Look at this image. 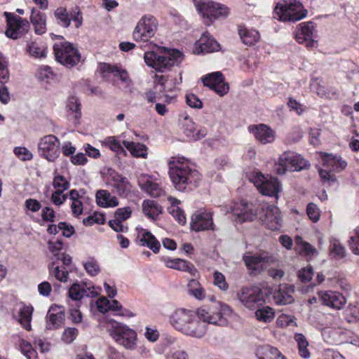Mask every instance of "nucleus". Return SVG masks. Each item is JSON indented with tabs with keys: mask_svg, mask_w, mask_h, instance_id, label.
Segmentation results:
<instances>
[{
	"mask_svg": "<svg viewBox=\"0 0 359 359\" xmlns=\"http://www.w3.org/2000/svg\"><path fill=\"white\" fill-rule=\"evenodd\" d=\"M168 165L169 176L177 190L188 191L198 187L201 174L184 158L172 157Z\"/></svg>",
	"mask_w": 359,
	"mask_h": 359,
	"instance_id": "nucleus-1",
	"label": "nucleus"
},
{
	"mask_svg": "<svg viewBox=\"0 0 359 359\" xmlns=\"http://www.w3.org/2000/svg\"><path fill=\"white\" fill-rule=\"evenodd\" d=\"M144 59L148 66L163 72L170 70L174 66H178L183 60V55L177 50L164 48L146 52Z\"/></svg>",
	"mask_w": 359,
	"mask_h": 359,
	"instance_id": "nucleus-2",
	"label": "nucleus"
},
{
	"mask_svg": "<svg viewBox=\"0 0 359 359\" xmlns=\"http://www.w3.org/2000/svg\"><path fill=\"white\" fill-rule=\"evenodd\" d=\"M197 315L205 323L226 326L228 318L232 315L230 306L221 302H216L208 306L197 309Z\"/></svg>",
	"mask_w": 359,
	"mask_h": 359,
	"instance_id": "nucleus-3",
	"label": "nucleus"
},
{
	"mask_svg": "<svg viewBox=\"0 0 359 359\" xmlns=\"http://www.w3.org/2000/svg\"><path fill=\"white\" fill-rule=\"evenodd\" d=\"M194 3L203 23L207 26L211 25L219 18H226L230 14V8L219 3L205 0H194Z\"/></svg>",
	"mask_w": 359,
	"mask_h": 359,
	"instance_id": "nucleus-4",
	"label": "nucleus"
},
{
	"mask_svg": "<svg viewBox=\"0 0 359 359\" xmlns=\"http://www.w3.org/2000/svg\"><path fill=\"white\" fill-rule=\"evenodd\" d=\"M106 327L116 343L127 349L135 348L137 337L135 330L114 320H108Z\"/></svg>",
	"mask_w": 359,
	"mask_h": 359,
	"instance_id": "nucleus-5",
	"label": "nucleus"
},
{
	"mask_svg": "<svg viewBox=\"0 0 359 359\" xmlns=\"http://www.w3.org/2000/svg\"><path fill=\"white\" fill-rule=\"evenodd\" d=\"M306 15L307 11L296 0L277 4L273 11L274 18L283 22H296L303 19Z\"/></svg>",
	"mask_w": 359,
	"mask_h": 359,
	"instance_id": "nucleus-6",
	"label": "nucleus"
},
{
	"mask_svg": "<svg viewBox=\"0 0 359 359\" xmlns=\"http://www.w3.org/2000/svg\"><path fill=\"white\" fill-rule=\"evenodd\" d=\"M309 166L310 163L301 155L287 151L280 156L278 162L275 165V171L278 175H283L287 171H300L309 168Z\"/></svg>",
	"mask_w": 359,
	"mask_h": 359,
	"instance_id": "nucleus-7",
	"label": "nucleus"
},
{
	"mask_svg": "<svg viewBox=\"0 0 359 359\" xmlns=\"http://www.w3.org/2000/svg\"><path fill=\"white\" fill-rule=\"evenodd\" d=\"M56 60L67 67H72L81 61V54L73 43L68 41L58 42L53 46Z\"/></svg>",
	"mask_w": 359,
	"mask_h": 359,
	"instance_id": "nucleus-8",
	"label": "nucleus"
},
{
	"mask_svg": "<svg viewBox=\"0 0 359 359\" xmlns=\"http://www.w3.org/2000/svg\"><path fill=\"white\" fill-rule=\"evenodd\" d=\"M106 184L113 188V191L121 198H128L133 194V187L129 180L117 171L109 168L103 173Z\"/></svg>",
	"mask_w": 359,
	"mask_h": 359,
	"instance_id": "nucleus-9",
	"label": "nucleus"
},
{
	"mask_svg": "<svg viewBox=\"0 0 359 359\" xmlns=\"http://www.w3.org/2000/svg\"><path fill=\"white\" fill-rule=\"evenodd\" d=\"M38 151L41 157L54 162L60 154V141L53 135H45L39 141Z\"/></svg>",
	"mask_w": 359,
	"mask_h": 359,
	"instance_id": "nucleus-10",
	"label": "nucleus"
},
{
	"mask_svg": "<svg viewBox=\"0 0 359 359\" xmlns=\"http://www.w3.org/2000/svg\"><path fill=\"white\" fill-rule=\"evenodd\" d=\"M4 15L7 22V29L5 32L6 36L17 39L28 32L29 23L26 19L8 12H4Z\"/></svg>",
	"mask_w": 359,
	"mask_h": 359,
	"instance_id": "nucleus-11",
	"label": "nucleus"
},
{
	"mask_svg": "<svg viewBox=\"0 0 359 359\" xmlns=\"http://www.w3.org/2000/svg\"><path fill=\"white\" fill-rule=\"evenodd\" d=\"M100 73L102 78L108 81L111 77H117L120 81V87L130 90L132 80L127 71L121 65L104 63L100 66Z\"/></svg>",
	"mask_w": 359,
	"mask_h": 359,
	"instance_id": "nucleus-12",
	"label": "nucleus"
},
{
	"mask_svg": "<svg viewBox=\"0 0 359 359\" xmlns=\"http://www.w3.org/2000/svg\"><path fill=\"white\" fill-rule=\"evenodd\" d=\"M100 73L102 78L108 81L111 77H117L120 81V87L130 90L132 80L127 71L121 65L104 63L100 66Z\"/></svg>",
	"mask_w": 359,
	"mask_h": 359,
	"instance_id": "nucleus-13",
	"label": "nucleus"
},
{
	"mask_svg": "<svg viewBox=\"0 0 359 359\" xmlns=\"http://www.w3.org/2000/svg\"><path fill=\"white\" fill-rule=\"evenodd\" d=\"M251 180L262 194L278 198L280 185L276 177L264 176L261 172H256L252 175Z\"/></svg>",
	"mask_w": 359,
	"mask_h": 359,
	"instance_id": "nucleus-14",
	"label": "nucleus"
},
{
	"mask_svg": "<svg viewBox=\"0 0 359 359\" xmlns=\"http://www.w3.org/2000/svg\"><path fill=\"white\" fill-rule=\"evenodd\" d=\"M157 25V21L153 16L142 17L134 29L133 39L136 41H148L155 34Z\"/></svg>",
	"mask_w": 359,
	"mask_h": 359,
	"instance_id": "nucleus-15",
	"label": "nucleus"
},
{
	"mask_svg": "<svg viewBox=\"0 0 359 359\" xmlns=\"http://www.w3.org/2000/svg\"><path fill=\"white\" fill-rule=\"evenodd\" d=\"M259 217L262 224L272 231L279 230L282 226L280 212L275 205H263Z\"/></svg>",
	"mask_w": 359,
	"mask_h": 359,
	"instance_id": "nucleus-16",
	"label": "nucleus"
},
{
	"mask_svg": "<svg viewBox=\"0 0 359 359\" xmlns=\"http://www.w3.org/2000/svg\"><path fill=\"white\" fill-rule=\"evenodd\" d=\"M230 212L233 215V220L241 224L252 221L256 215L253 205L244 201L233 203L230 207V211H227Z\"/></svg>",
	"mask_w": 359,
	"mask_h": 359,
	"instance_id": "nucleus-17",
	"label": "nucleus"
},
{
	"mask_svg": "<svg viewBox=\"0 0 359 359\" xmlns=\"http://www.w3.org/2000/svg\"><path fill=\"white\" fill-rule=\"evenodd\" d=\"M140 188L151 197H160L165 194L162 185L153 176L141 174L137 177Z\"/></svg>",
	"mask_w": 359,
	"mask_h": 359,
	"instance_id": "nucleus-18",
	"label": "nucleus"
},
{
	"mask_svg": "<svg viewBox=\"0 0 359 359\" xmlns=\"http://www.w3.org/2000/svg\"><path fill=\"white\" fill-rule=\"evenodd\" d=\"M204 86L213 90L219 96H224L229 90V86L224 81L223 74L220 72H212L202 78Z\"/></svg>",
	"mask_w": 359,
	"mask_h": 359,
	"instance_id": "nucleus-19",
	"label": "nucleus"
},
{
	"mask_svg": "<svg viewBox=\"0 0 359 359\" xmlns=\"http://www.w3.org/2000/svg\"><path fill=\"white\" fill-rule=\"evenodd\" d=\"M194 313V311L191 310L179 309L170 316L169 320L175 330L184 334L190 320H192Z\"/></svg>",
	"mask_w": 359,
	"mask_h": 359,
	"instance_id": "nucleus-20",
	"label": "nucleus"
},
{
	"mask_svg": "<svg viewBox=\"0 0 359 359\" xmlns=\"http://www.w3.org/2000/svg\"><path fill=\"white\" fill-rule=\"evenodd\" d=\"M313 22H302L298 25L294 36L299 43L309 48H313L316 45V41L313 39Z\"/></svg>",
	"mask_w": 359,
	"mask_h": 359,
	"instance_id": "nucleus-21",
	"label": "nucleus"
},
{
	"mask_svg": "<svg viewBox=\"0 0 359 359\" xmlns=\"http://www.w3.org/2000/svg\"><path fill=\"white\" fill-rule=\"evenodd\" d=\"M191 227L195 231L214 230L212 215L210 212L198 210L191 217Z\"/></svg>",
	"mask_w": 359,
	"mask_h": 359,
	"instance_id": "nucleus-22",
	"label": "nucleus"
},
{
	"mask_svg": "<svg viewBox=\"0 0 359 359\" xmlns=\"http://www.w3.org/2000/svg\"><path fill=\"white\" fill-rule=\"evenodd\" d=\"M241 302L249 309L255 308L256 304H261L264 295L259 287L243 288L238 294Z\"/></svg>",
	"mask_w": 359,
	"mask_h": 359,
	"instance_id": "nucleus-23",
	"label": "nucleus"
},
{
	"mask_svg": "<svg viewBox=\"0 0 359 359\" xmlns=\"http://www.w3.org/2000/svg\"><path fill=\"white\" fill-rule=\"evenodd\" d=\"M69 297L73 301L76 302V306H79L78 302L84 297H96L98 292L95 290L94 286L88 283H74L69 290Z\"/></svg>",
	"mask_w": 359,
	"mask_h": 359,
	"instance_id": "nucleus-24",
	"label": "nucleus"
},
{
	"mask_svg": "<svg viewBox=\"0 0 359 359\" xmlns=\"http://www.w3.org/2000/svg\"><path fill=\"white\" fill-rule=\"evenodd\" d=\"M243 259L250 273L254 275L260 273L269 262L268 257L264 254L246 255Z\"/></svg>",
	"mask_w": 359,
	"mask_h": 359,
	"instance_id": "nucleus-25",
	"label": "nucleus"
},
{
	"mask_svg": "<svg viewBox=\"0 0 359 359\" xmlns=\"http://www.w3.org/2000/svg\"><path fill=\"white\" fill-rule=\"evenodd\" d=\"M220 48L217 41L208 33L204 32L195 43L194 53H210L219 50Z\"/></svg>",
	"mask_w": 359,
	"mask_h": 359,
	"instance_id": "nucleus-26",
	"label": "nucleus"
},
{
	"mask_svg": "<svg viewBox=\"0 0 359 359\" xmlns=\"http://www.w3.org/2000/svg\"><path fill=\"white\" fill-rule=\"evenodd\" d=\"M132 210L130 207L118 208L114 215V219L109 222V225L116 232H126L128 227L123 222L130 217Z\"/></svg>",
	"mask_w": 359,
	"mask_h": 359,
	"instance_id": "nucleus-27",
	"label": "nucleus"
},
{
	"mask_svg": "<svg viewBox=\"0 0 359 359\" xmlns=\"http://www.w3.org/2000/svg\"><path fill=\"white\" fill-rule=\"evenodd\" d=\"M249 130L261 144L271 143L275 140L274 131L265 124L251 126L249 127Z\"/></svg>",
	"mask_w": 359,
	"mask_h": 359,
	"instance_id": "nucleus-28",
	"label": "nucleus"
},
{
	"mask_svg": "<svg viewBox=\"0 0 359 359\" xmlns=\"http://www.w3.org/2000/svg\"><path fill=\"white\" fill-rule=\"evenodd\" d=\"M319 296L323 304L335 309H341L346 304V298L335 291H321Z\"/></svg>",
	"mask_w": 359,
	"mask_h": 359,
	"instance_id": "nucleus-29",
	"label": "nucleus"
},
{
	"mask_svg": "<svg viewBox=\"0 0 359 359\" xmlns=\"http://www.w3.org/2000/svg\"><path fill=\"white\" fill-rule=\"evenodd\" d=\"M320 156L323 165L332 171L339 172L347 166V163L341 156L326 153H320Z\"/></svg>",
	"mask_w": 359,
	"mask_h": 359,
	"instance_id": "nucleus-30",
	"label": "nucleus"
},
{
	"mask_svg": "<svg viewBox=\"0 0 359 359\" xmlns=\"http://www.w3.org/2000/svg\"><path fill=\"white\" fill-rule=\"evenodd\" d=\"M200 320L197 315V311L194 312L192 320H190L184 334L196 338L203 337L207 330V325L203 320L201 321Z\"/></svg>",
	"mask_w": 359,
	"mask_h": 359,
	"instance_id": "nucleus-31",
	"label": "nucleus"
},
{
	"mask_svg": "<svg viewBox=\"0 0 359 359\" xmlns=\"http://www.w3.org/2000/svg\"><path fill=\"white\" fill-rule=\"evenodd\" d=\"M137 243L142 246H147L154 252L156 253L161 248L160 243L154 235L144 229H137Z\"/></svg>",
	"mask_w": 359,
	"mask_h": 359,
	"instance_id": "nucleus-32",
	"label": "nucleus"
},
{
	"mask_svg": "<svg viewBox=\"0 0 359 359\" xmlns=\"http://www.w3.org/2000/svg\"><path fill=\"white\" fill-rule=\"evenodd\" d=\"M294 287L290 285L282 284L273 293V299L276 304L285 305L293 302Z\"/></svg>",
	"mask_w": 359,
	"mask_h": 359,
	"instance_id": "nucleus-33",
	"label": "nucleus"
},
{
	"mask_svg": "<svg viewBox=\"0 0 359 359\" xmlns=\"http://www.w3.org/2000/svg\"><path fill=\"white\" fill-rule=\"evenodd\" d=\"M184 133L192 140H198L207 135V130L204 128H198L194 121L186 117L182 125Z\"/></svg>",
	"mask_w": 359,
	"mask_h": 359,
	"instance_id": "nucleus-34",
	"label": "nucleus"
},
{
	"mask_svg": "<svg viewBox=\"0 0 359 359\" xmlns=\"http://www.w3.org/2000/svg\"><path fill=\"white\" fill-rule=\"evenodd\" d=\"M95 199L97 204L102 208H114L118 205L119 202L116 196L106 189H100L96 192Z\"/></svg>",
	"mask_w": 359,
	"mask_h": 359,
	"instance_id": "nucleus-35",
	"label": "nucleus"
},
{
	"mask_svg": "<svg viewBox=\"0 0 359 359\" xmlns=\"http://www.w3.org/2000/svg\"><path fill=\"white\" fill-rule=\"evenodd\" d=\"M164 263L168 268L182 271H188L193 276L196 272V269L192 264L180 258H166L164 259Z\"/></svg>",
	"mask_w": 359,
	"mask_h": 359,
	"instance_id": "nucleus-36",
	"label": "nucleus"
},
{
	"mask_svg": "<svg viewBox=\"0 0 359 359\" xmlns=\"http://www.w3.org/2000/svg\"><path fill=\"white\" fill-rule=\"evenodd\" d=\"M30 20L36 34H43L46 32V16L37 9L33 8Z\"/></svg>",
	"mask_w": 359,
	"mask_h": 359,
	"instance_id": "nucleus-37",
	"label": "nucleus"
},
{
	"mask_svg": "<svg viewBox=\"0 0 359 359\" xmlns=\"http://www.w3.org/2000/svg\"><path fill=\"white\" fill-rule=\"evenodd\" d=\"M55 309L51 307L46 316V329L54 330L58 328L63 323L64 313L59 311L55 312Z\"/></svg>",
	"mask_w": 359,
	"mask_h": 359,
	"instance_id": "nucleus-38",
	"label": "nucleus"
},
{
	"mask_svg": "<svg viewBox=\"0 0 359 359\" xmlns=\"http://www.w3.org/2000/svg\"><path fill=\"white\" fill-rule=\"evenodd\" d=\"M162 207L152 200H144L142 202V211L149 218L155 220L162 213Z\"/></svg>",
	"mask_w": 359,
	"mask_h": 359,
	"instance_id": "nucleus-39",
	"label": "nucleus"
},
{
	"mask_svg": "<svg viewBox=\"0 0 359 359\" xmlns=\"http://www.w3.org/2000/svg\"><path fill=\"white\" fill-rule=\"evenodd\" d=\"M238 34L243 43L248 46L255 44L260 39L259 33L257 30L244 27H239Z\"/></svg>",
	"mask_w": 359,
	"mask_h": 359,
	"instance_id": "nucleus-40",
	"label": "nucleus"
},
{
	"mask_svg": "<svg viewBox=\"0 0 359 359\" xmlns=\"http://www.w3.org/2000/svg\"><path fill=\"white\" fill-rule=\"evenodd\" d=\"M168 201L170 203V206L168 207V212L179 222V224H184L186 223V217L183 210L179 207L180 201L172 196L168 198Z\"/></svg>",
	"mask_w": 359,
	"mask_h": 359,
	"instance_id": "nucleus-41",
	"label": "nucleus"
},
{
	"mask_svg": "<svg viewBox=\"0 0 359 359\" xmlns=\"http://www.w3.org/2000/svg\"><path fill=\"white\" fill-rule=\"evenodd\" d=\"M329 253L332 259L340 260L346 257V251L338 239L332 238L330 240Z\"/></svg>",
	"mask_w": 359,
	"mask_h": 359,
	"instance_id": "nucleus-42",
	"label": "nucleus"
},
{
	"mask_svg": "<svg viewBox=\"0 0 359 359\" xmlns=\"http://www.w3.org/2000/svg\"><path fill=\"white\" fill-rule=\"evenodd\" d=\"M257 355L259 359H286L276 348L269 345L262 346Z\"/></svg>",
	"mask_w": 359,
	"mask_h": 359,
	"instance_id": "nucleus-43",
	"label": "nucleus"
},
{
	"mask_svg": "<svg viewBox=\"0 0 359 359\" xmlns=\"http://www.w3.org/2000/svg\"><path fill=\"white\" fill-rule=\"evenodd\" d=\"M123 144L135 157L146 158L147 156V147L143 144L124 140Z\"/></svg>",
	"mask_w": 359,
	"mask_h": 359,
	"instance_id": "nucleus-44",
	"label": "nucleus"
},
{
	"mask_svg": "<svg viewBox=\"0 0 359 359\" xmlns=\"http://www.w3.org/2000/svg\"><path fill=\"white\" fill-rule=\"evenodd\" d=\"M34 309L32 306H24L20 311L19 323L27 330H31V321Z\"/></svg>",
	"mask_w": 359,
	"mask_h": 359,
	"instance_id": "nucleus-45",
	"label": "nucleus"
},
{
	"mask_svg": "<svg viewBox=\"0 0 359 359\" xmlns=\"http://www.w3.org/2000/svg\"><path fill=\"white\" fill-rule=\"evenodd\" d=\"M189 293L198 300H202L205 297V292L200 283L195 279L189 280L187 285Z\"/></svg>",
	"mask_w": 359,
	"mask_h": 359,
	"instance_id": "nucleus-46",
	"label": "nucleus"
},
{
	"mask_svg": "<svg viewBox=\"0 0 359 359\" xmlns=\"http://www.w3.org/2000/svg\"><path fill=\"white\" fill-rule=\"evenodd\" d=\"M295 243L299 253L307 257H311L317 254L316 248L309 243L304 242L299 236L295 238Z\"/></svg>",
	"mask_w": 359,
	"mask_h": 359,
	"instance_id": "nucleus-47",
	"label": "nucleus"
},
{
	"mask_svg": "<svg viewBox=\"0 0 359 359\" xmlns=\"http://www.w3.org/2000/svg\"><path fill=\"white\" fill-rule=\"evenodd\" d=\"M67 108L69 111V116H72L75 121H78L81 117V108L79 99L76 97H69L67 103Z\"/></svg>",
	"mask_w": 359,
	"mask_h": 359,
	"instance_id": "nucleus-48",
	"label": "nucleus"
},
{
	"mask_svg": "<svg viewBox=\"0 0 359 359\" xmlns=\"http://www.w3.org/2000/svg\"><path fill=\"white\" fill-rule=\"evenodd\" d=\"M294 340L297 344L299 353L304 358H309L311 353L308 349L309 342L304 335L300 333L294 334Z\"/></svg>",
	"mask_w": 359,
	"mask_h": 359,
	"instance_id": "nucleus-49",
	"label": "nucleus"
},
{
	"mask_svg": "<svg viewBox=\"0 0 359 359\" xmlns=\"http://www.w3.org/2000/svg\"><path fill=\"white\" fill-rule=\"evenodd\" d=\"M49 273L60 282H67L68 279V271L65 268L60 269L56 263L53 261L48 266Z\"/></svg>",
	"mask_w": 359,
	"mask_h": 359,
	"instance_id": "nucleus-50",
	"label": "nucleus"
},
{
	"mask_svg": "<svg viewBox=\"0 0 359 359\" xmlns=\"http://www.w3.org/2000/svg\"><path fill=\"white\" fill-rule=\"evenodd\" d=\"M273 309L269 306H263L255 311V316L259 321L269 323L274 318Z\"/></svg>",
	"mask_w": 359,
	"mask_h": 359,
	"instance_id": "nucleus-51",
	"label": "nucleus"
},
{
	"mask_svg": "<svg viewBox=\"0 0 359 359\" xmlns=\"http://www.w3.org/2000/svg\"><path fill=\"white\" fill-rule=\"evenodd\" d=\"M55 17L57 20V23L64 27H68L70 25L72 18L67 12L65 8H58L55 11Z\"/></svg>",
	"mask_w": 359,
	"mask_h": 359,
	"instance_id": "nucleus-52",
	"label": "nucleus"
},
{
	"mask_svg": "<svg viewBox=\"0 0 359 359\" xmlns=\"http://www.w3.org/2000/svg\"><path fill=\"white\" fill-rule=\"evenodd\" d=\"M69 182L65 177L55 172L53 180V187L55 189V191H65L69 188Z\"/></svg>",
	"mask_w": 359,
	"mask_h": 359,
	"instance_id": "nucleus-53",
	"label": "nucleus"
},
{
	"mask_svg": "<svg viewBox=\"0 0 359 359\" xmlns=\"http://www.w3.org/2000/svg\"><path fill=\"white\" fill-rule=\"evenodd\" d=\"M27 52L32 57L36 58L43 57L46 55L45 48L40 46L36 42H29L27 45Z\"/></svg>",
	"mask_w": 359,
	"mask_h": 359,
	"instance_id": "nucleus-54",
	"label": "nucleus"
},
{
	"mask_svg": "<svg viewBox=\"0 0 359 359\" xmlns=\"http://www.w3.org/2000/svg\"><path fill=\"white\" fill-rule=\"evenodd\" d=\"M9 76L8 61L0 52V83L2 84L7 83L9 79Z\"/></svg>",
	"mask_w": 359,
	"mask_h": 359,
	"instance_id": "nucleus-55",
	"label": "nucleus"
},
{
	"mask_svg": "<svg viewBox=\"0 0 359 359\" xmlns=\"http://www.w3.org/2000/svg\"><path fill=\"white\" fill-rule=\"evenodd\" d=\"M86 272L91 276L97 275L100 271L98 262L94 258L90 257L83 263Z\"/></svg>",
	"mask_w": 359,
	"mask_h": 359,
	"instance_id": "nucleus-56",
	"label": "nucleus"
},
{
	"mask_svg": "<svg viewBox=\"0 0 359 359\" xmlns=\"http://www.w3.org/2000/svg\"><path fill=\"white\" fill-rule=\"evenodd\" d=\"M20 346L22 353L27 357V359H36L37 353L29 342L22 339L20 343Z\"/></svg>",
	"mask_w": 359,
	"mask_h": 359,
	"instance_id": "nucleus-57",
	"label": "nucleus"
},
{
	"mask_svg": "<svg viewBox=\"0 0 359 359\" xmlns=\"http://www.w3.org/2000/svg\"><path fill=\"white\" fill-rule=\"evenodd\" d=\"M79 330L75 327H66L62 334V341L67 344H72L77 337Z\"/></svg>",
	"mask_w": 359,
	"mask_h": 359,
	"instance_id": "nucleus-58",
	"label": "nucleus"
},
{
	"mask_svg": "<svg viewBox=\"0 0 359 359\" xmlns=\"http://www.w3.org/2000/svg\"><path fill=\"white\" fill-rule=\"evenodd\" d=\"M105 222V217L102 213L95 212L92 215L83 219V224L85 226H90L95 224H103Z\"/></svg>",
	"mask_w": 359,
	"mask_h": 359,
	"instance_id": "nucleus-59",
	"label": "nucleus"
},
{
	"mask_svg": "<svg viewBox=\"0 0 359 359\" xmlns=\"http://www.w3.org/2000/svg\"><path fill=\"white\" fill-rule=\"evenodd\" d=\"M154 83L155 85H160L162 87V91L171 92L172 87L169 86V76L158 75L154 76Z\"/></svg>",
	"mask_w": 359,
	"mask_h": 359,
	"instance_id": "nucleus-60",
	"label": "nucleus"
},
{
	"mask_svg": "<svg viewBox=\"0 0 359 359\" xmlns=\"http://www.w3.org/2000/svg\"><path fill=\"white\" fill-rule=\"evenodd\" d=\"M313 275V269L309 266L299 271L298 278L302 283H308L311 281Z\"/></svg>",
	"mask_w": 359,
	"mask_h": 359,
	"instance_id": "nucleus-61",
	"label": "nucleus"
},
{
	"mask_svg": "<svg viewBox=\"0 0 359 359\" xmlns=\"http://www.w3.org/2000/svg\"><path fill=\"white\" fill-rule=\"evenodd\" d=\"M214 285L218 287L220 290L226 291L228 287V283L226 281L225 276L219 271H215L213 274Z\"/></svg>",
	"mask_w": 359,
	"mask_h": 359,
	"instance_id": "nucleus-62",
	"label": "nucleus"
},
{
	"mask_svg": "<svg viewBox=\"0 0 359 359\" xmlns=\"http://www.w3.org/2000/svg\"><path fill=\"white\" fill-rule=\"evenodd\" d=\"M48 248L52 253L53 257L57 259L62 253L60 251L63 248V243L59 240L56 241H50L48 242Z\"/></svg>",
	"mask_w": 359,
	"mask_h": 359,
	"instance_id": "nucleus-63",
	"label": "nucleus"
},
{
	"mask_svg": "<svg viewBox=\"0 0 359 359\" xmlns=\"http://www.w3.org/2000/svg\"><path fill=\"white\" fill-rule=\"evenodd\" d=\"M348 243L353 253L359 255V227L354 230V235L351 236Z\"/></svg>",
	"mask_w": 359,
	"mask_h": 359,
	"instance_id": "nucleus-64",
	"label": "nucleus"
}]
</instances>
